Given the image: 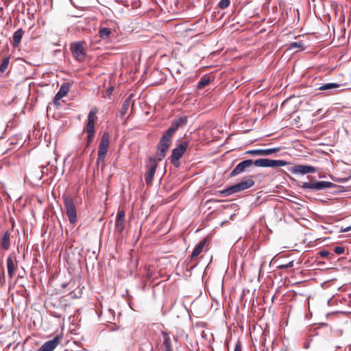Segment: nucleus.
Wrapping results in <instances>:
<instances>
[{
    "label": "nucleus",
    "instance_id": "obj_1",
    "mask_svg": "<svg viewBox=\"0 0 351 351\" xmlns=\"http://www.w3.org/2000/svg\"><path fill=\"white\" fill-rule=\"evenodd\" d=\"M186 123L187 118L186 117H181L172 121L170 128L164 133L158 145L156 156L155 157L157 159V163L165 157L171 143V138L178 128L186 125Z\"/></svg>",
    "mask_w": 351,
    "mask_h": 351
},
{
    "label": "nucleus",
    "instance_id": "obj_2",
    "mask_svg": "<svg viewBox=\"0 0 351 351\" xmlns=\"http://www.w3.org/2000/svg\"><path fill=\"white\" fill-rule=\"evenodd\" d=\"M288 164L287 162L282 160H271L268 158H260L255 161L252 160H245L239 163L231 171L230 176H237L245 171V169L252 165L261 167H284Z\"/></svg>",
    "mask_w": 351,
    "mask_h": 351
},
{
    "label": "nucleus",
    "instance_id": "obj_3",
    "mask_svg": "<svg viewBox=\"0 0 351 351\" xmlns=\"http://www.w3.org/2000/svg\"><path fill=\"white\" fill-rule=\"evenodd\" d=\"M254 184V181L252 179V176L245 177L240 182L220 191L219 193L222 195L228 196L231 194L247 189L253 186Z\"/></svg>",
    "mask_w": 351,
    "mask_h": 351
},
{
    "label": "nucleus",
    "instance_id": "obj_4",
    "mask_svg": "<svg viewBox=\"0 0 351 351\" xmlns=\"http://www.w3.org/2000/svg\"><path fill=\"white\" fill-rule=\"evenodd\" d=\"M98 110L97 108H93L90 110L88 115L87 122L84 128V131L87 133V142L86 147H88L93 141L95 136V121L97 119V113Z\"/></svg>",
    "mask_w": 351,
    "mask_h": 351
},
{
    "label": "nucleus",
    "instance_id": "obj_5",
    "mask_svg": "<svg viewBox=\"0 0 351 351\" xmlns=\"http://www.w3.org/2000/svg\"><path fill=\"white\" fill-rule=\"evenodd\" d=\"M110 135L108 132H105L101 138L99 150H98V158L97 160V165H99L100 162H104L106 155L107 154L109 143H110Z\"/></svg>",
    "mask_w": 351,
    "mask_h": 351
},
{
    "label": "nucleus",
    "instance_id": "obj_6",
    "mask_svg": "<svg viewBox=\"0 0 351 351\" xmlns=\"http://www.w3.org/2000/svg\"><path fill=\"white\" fill-rule=\"evenodd\" d=\"M64 205L66 214L71 223L74 224L77 219V212L73 200L70 197H64Z\"/></svg>",
    "mask_w": 351,
    "mask_h": 351
},
{
    "label": "nucleus",
    "instance_id": "obj_7",
    "mask_svg": "<svg viewBox=\"0 0 351 351\" xmlns=\"http://www.w3.org/2000/svg\"><path fill=\"white\" fill-rule=\"evenodd\" d=\"M145 167L147 168V171L145 175V182L147 184L150 185L152 183L154 176L158 167L157 159L154 157H150Z\"/></svg>",
    "mask_w": 351,
    "mask_h": 351
},
{
    "label": "nucleus",
    "instance_id": "obj_8",
    "mask_svg": "<svg viewBox=\"0 0 351 351\" xmlns=\"http://www.w3.org/2000/svg\"><path fill=\"white\" fill-rule=\"evenodd\" d=\"M333 183L327 181H312L303 182L301 187L304 189L321 191L333 186Z\"/></svg>",
    "mask_w": 351,
    "mask_h": 351
},
{
    "label": "nucleus",
    "instance_id": "obj_9",
    "mask_svg": "<svg viewBox=\"0 0 351 351\" xmlns=\"http://www.w3.org/2000/svg\"><path fill=\"white\" fill-rule=\"evenodd\" d=\"M188 143L186 141H184L173 149L171 156V162L175 166L178 167L179 165V160L185 152Z\"/></svg>",
    "mask_w": 351,
    "mask_h": 351
},
{
    "label": "nucleus",
    "instance_id": "obj_10",
    "mask_svg": "<svg viewBox=\"0 0 351 351\" xmlns=\"http://www.w3.org/2000/svg\"><path fill=\"white\" fill-rule=\"evenodd\" d=\"M71 50L73 56L79 62H82L86 57V51L82 43H73L71 45Z\"/></svg>",
    "mask_w": 351,
    "mask_h": 351
},
{
    "label": "nucleus",
    "instance_id": "obj_11",
    "mask_svg": "<svg viewBox=\"0 0 351 351\" xmlns=\"http://www.w3.org/2000/svg\"><path fill=\"white\" fill-rule=\"evenodd\" d=\"M290 171L295 174H307L313 173L316 171V168L312 166L298 165L292 167Z\"/></svg>",
    "mask_w": 351,
    "mask_h": 351
},
{
    "label": "nucleus",
    "instance_id": "obj_12",
    "mask_svg": "<svg viewBox=\"0 0 351 351\" xmlns=\"http://www.w3.org/2000/svg\"><path fill=\"white\" fill-rule=\"evenodd\" d=\"M163 343L162 347L165 349V351H172L173 341L177 343L178 339L174 336H171V334L168 332H162Z\"/></svg>",
    "mask_w": 351,
    "mask_h": 351
},
{
    "label": "nucleus",
    "instance_id": "obj_13",
    "mask_svg": "<svg viewBox=\"0 0 351 351\" xmlns=\"http://www.w3.org/2000/svg\"><path fill=\"white\" fill-rule=\"evenodd\" d=\"M62 338L56 335L53 339L46 341L37 351H53L60 343Z\"/></svg>",
    "mask_w": 351,
    "mask_h": 351
},
{
    "label": "nucleus",
    "instance_id": "obj_14",
    "mask_svg": "<svg viewBox=\"0 0 351 351\" xmlns=\"http://www.w3.org/2000/svg\"><path fill=\"white\" fill-rule=\"evenodd\" d=\"M280 150V147H274L270 149H258L247 151L245 154L256 156H269L274 153L278 152Z\"/></svg>",
    "mask_w": 351,
    "mask_h": 351
},
{
    "label": "nucleus",
    "instance_id": "obj_15",
    "mask_svg": "<svg viewBox=\"0 0 351 351\" xmlns=\"http://www.w3.org/2000/svg\"><path fill=\"white\" fill-rule=\"evenodd\" d=\"M125 228V212L119 210L117 213L115 221V230L121 233Z\"/></svg>",
    "mask_w": 351,
    "mask_h": 351
},
{
    "label": "nucleus",
    "instance_id": "obj_16",
    "mask_svg": "<svg viewBox=\"0 0 351 351\" xmlns=\"http://www.w3.org/2000/svg\"><path fill=\"white\" fill-rule=\"evenodd\" d=\"M16 267H17V261H16V258L11 256H8L7 258V268H8V276L10 278H13Z\"/></svg>",
    "mask_w": 351,
    "mask_h": 351
},
{
    "label": "nucleus",
    "instance_id": "obj_17",
    "mask_svg": "<svg viewBox=\"0 0 351 351\" xmlns=\"http://www.w3.org/2000/svg\"><path fill=\"white\" fill-rule=\"evenodd\" d=\"M69 91V84H62L57 94L54 97L53 102L55 104H57L58 101L60 100L62 97H65Z\"/></svg>",
    "mask_w": 351,
    "mask_h": 351
},
{
    "label": "nucleus",
    "instance_id": "obj_18",
    "mask_svg": "<svg viewBox=\"0 0 351 351\" xmlns=\"http://www.w3.org/2000/svg\"><path fill=\"white\" fill-rule=\"evenodd\" d=\"M113 31H114V29L112 27L101 25L99 27L98 35L101 39H108L112 34Z\"/></svg>",
    "mask_w": 351,
    "mask_h": 351
},
{
    "label": "nucleus",
    "instance_id": "obj_19",
    "mask_svg": "<svg viewBox=\"0 0 351 351\" xmlns=\"http://www.w3.org/2000/svg\"><path fill=\"white\" fill-rule=\"evenodd\" d=\"M10 231H5L1 239V245L5 250H8L10 247Z\"/></svg>",
    "mask_w": 351,
    "mask_h": 351
},
{
    "label": "nucleus",
    "instance_id": "obj_20",
    "mask_svg": "<svg viewBox=\"0 0 351 351\" xmlns=\"http://www.w3.org/2000/svg\"><path fill=\"white\" fill-rule=\"evenodd\" d=\"M206 239H203L200 243L195 247L192 254L191 258H196L199 254H200L204 250V247L206 245Z\"/></svg>",
    "mask_w": 351,
    "mask_h": 351
},
{
    "label": "nucleus",
    "instance_id": "obj_21",
    "mask_svg": "<svg viewBox=\"0 0 351 351\" xmlns=\"http://www.w3.org/2000/svg\"><path fill=\"white\" fill-rule=\"evenodd\" d=\"M24 31L21 28L16 30L13 35V47H17L21 42Z\"/></svg>",
    "mask_w": 351,
    "mask_h": 351
},
{
    "label": "nucleus",
    "instance_id": "obj_22",
    "mask_svg": "<svg viewBox=\"0 0 351 351\" xmlns=\"http://www.w3.org/2000/svg\"><path fill=\"white\" fill-rule=\"evenodd\" d=\"M133 106V103L132 102V99L130 97H128L123 102L121 109L120 110V116L123 117L125 114L127 113L129 108Z\"/></svg>",
    "mask_w": 351,
    "mask_h": 351
},
{
    "label": "nucleus",
    "instance_id": "obj_23",
    "mask_svg": "<svg viewBox=\"0 0 351 351\" xmlns=\"http://www.w3.org/2000/svg\"><path fill=\"white\" fill-rule=\"evenodd\" d=\"M339 84L337 83H327L325 84H323L319 88V90H328L333 88H337L339 87Z\"/></svg>",
    "mask_w": 351,
    "mask_h": 351
},
{
    "label": "nucleus",
    "instance_id": "obj_24",
    "mask_svg": "<svg viewBox=\"0 0 351 351\" xmlns=\"http://www.w3.org/2000/svg\"><path fill=\"white\" fill-rule=\"evenodd\" d=\"M210 82V80L208 77H204L201 79L197 84V88L201 89L207 86Z\"/></svg>",
    "mask_w": 351,
    "mask_h": 351
},
{
    "label": "nucleus",
    "instance_id": "obj_25",
    "mask_svg": "<svg viewBox=\"0 0 351 351\" xmlns=\"http://www.w3.org/2000/svg\"><path fill=\"white\" fill-rule=\"evenodd\" d=\"M9 62H10L9 58H5L2 60L1 64L0 65V72L3 73L6 70V69L8 68Z\"/></svg>",
    "mask_w": 351,
    "mask_h": 351
},
{
    "label": "nucleus",
    "instance_id": "obj_26",
    "mask_svg": "<svg viewBox=\"0 0 351 351\" xmlns=\"http://www.w3.org/2000/svg\"><path fill=\"white\" fill-rule=\"evenodd\" d=\"M230 0H221L219 3L218 6L220 9H226L230 5Z\"/></svg>",
    "mask_w": 351,
    "mask_h": 351
},
{
    "label": "nucleus",
    "instance_id": "obj_27",
    "mask_svg": "<svg viewBox=\"0 0 351 351\" xmlns=\"http://www.w3.org/2000/svg\"><path fill=\"white\" fill-rule=\"evenodd\" d=\"M334 252L337 254H342L344 253L345 252V247H342V246H337L334 248Z\"/></svg>",
    "mask_w": 351,
    "mask_h": 351
},
{
    "label": "nucleus",
    "instance_id": "obj_28",
    "mask_svg": "<svg viewBox=\"0 0 351 351\" xmlns=\"http://www.w3.org/2000/svg\"><path fill=\"white\" fill-rule=\"evenodd\" d=\"M302 47V43L301 42L292 43L290 45V48H291V49H295L297 47Z\"/></svg>",
    "mask_w": 351,
    "mask_h": 351
},
{
    "label": "nucleus",
    "instance_id": "obj_29",
    "mask_svg": "<svg viewBox=\"0 0 351 351\" xmlns=\"http://www.w3.org/2000/svg\"><path fill=\"white\" fill-rule=\"evenodd\" d=\"M319 255L322 258H326L329 255V252L326 250H322L319 252Z\"/></svg>",
    "mask_w": 351,
    "mask_h": 351
},
{
    "label": "nucleus",
    "instance_id": "obj_30",
    "mask_svg": "<svg viewBox=\"0 0 351 351\" xmlns=\"http://www.w3.org/2000/svg\"><path fill=\"white\" fill-rule=\"evenodd\" d=\"M234 351H242L241 344L240 341H238L234 348Z\"/></svg>",
    "mask_w": 351,
    "mask_h": 351
},
{
    "label": "nucleus",
    "instance_id": "obj_31",
    "mask_svg": "<svg viewBox=\"0 0 351 351\" xmlns=\"http://www.w3.org/2000/svg\"><path fill=\"white\" fill-rule=\"evenodd\" d=\"M146 276L148 280H151L152 278V272L150 271L149 269H147Z\"/></svg>",
    "mask_w": 351,
    "mask_h": 351
},
{
    "label": "nucleus",
    "instance_id": "obj_32",
    "mask_svg": "<svg viewBox=\"0 0 351 351\" xmlns=\"http://www.w3.org/2000/svg\"><path fill=\"white\" fill-rule=\"evenodd\" d=\"M293 265V262L289 263L287 265L280 266V268H289L291 267Z\"/></svg>",
    "mask_w": 351,
    "mask_h": 351
},
{
    "label": "nucleus",
    "instance_id": "obj_33",
    "mask_svg": "<svg viewBox=\"0 0 351 351\" xmlns=\"http://www.w3.org/2000/svg\"><path fill=\"white\" fill-rule=\"evenodd\" d=\"M1 285H3L5 282L4 273L2 274V276L0 280Z\"/></svg>",
    "mask_w": 351,
    "mask_h": 351
},
{
    "label": "nucleus",
    "instance_id": "obj_34",
    "mask_svg": "<svg viewBox=\"0 0 351 351\" xmlns=\"http://www.w3.org/2000/svg\"><path fill=\"white\" fill-rule=\"evenodd\" d=\"M350 230H351V226H349V227H347L346 228H342L341 229V232H348Z\"/></svg>",
    "mask_w": 351,
    "mask_h": 351
}]
</instances>
